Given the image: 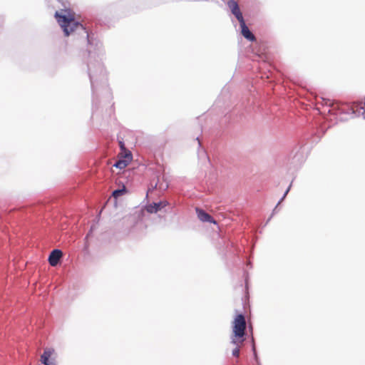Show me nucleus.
<instances>
[{
	"instance_id": "f257e3e1",
	"label": "nucleus",
	"mask_w": 365,
	"mask_h": 365,
	"mask_svg": "<svg viewBox=\"0 0 365 365\" xmlns=\"http://www.w3.org/2000/svg\"><path fill=\"white\" fill-rule=\"evenodd\" d=\"M87 38L89 44L88 48V59L87 62V72L91 82L93 103H94L98 90L100 88H106L108 86V78L101 58L103 53L102 43L97 42L95 48H93V43L90 39L88 34H87Z\"/></svg>"
},
{
	"instance_id": "f03ea898",
	"label": "nucleus",
	"mask_w": 365,
	"mask_h": 365,
	"mask_svg": "<svg viewBox=\"0 0 365 365\" xmlns=\"http://www.w3.org/2000/svg\"><path fill=\"white\" fill-rule=\"evenodd\" d=\"M55 17L66 36L75 30L78 29H84L83 25L76 21L71 16H67L66 14H62L59 11H56Z\"/></svg>"
},
{
	"instance_id": "7ed1b4c3",
	"label": "nucleus",
	"mask_w": 365,
	"mask_h": 365,
	"mask_svg": "<svg viewBox=\"0 0 365 365\" xmlns=\"http://www.w3.org/2000/svg\"><path fill=\"white\" fill-rule=\"evenodd\" d=\"M233 334L235 338H241L240 343L244 341V336L246 329V321L244 314H239L233 322Z\"/></svg>"
},
{
	"instance_id": "20e7f679",
	"label": "nucleus",
	"mask_w": 365,
	"mask_h": 365,
	"mask_svg": "<svg viewBox=\"0 0 365 365\" xmlns=\"http://www.w3.org/2000/svg\"><path fill=\"white\" fill-rule=\"evenodd\" d=\"M227 5L232 11V14L239 21L240 24L242 21H245L242 14L240 9L239 5L237 1H235V0H229L227 2Z\"/></svg>"
},
{
	"instance_id": "39448f33",
	"label": "nucleus",
	"mask_w": 365,
	"mask_h": 365,
	"mask_svg": "<svg viewBox=\"0 0 365 365\" xmlns=\"http://www.w3.org/2000/svg\"><path fill=\"white\" fill-rule=\"evenodd\" d=\"M133 159V155L130 151L125 153L123 158L118 160L114 164L113 167L120 170L124 169Z\"/></svg>"
},
{
	"instance_id": "423d86ee",
	"label": "nucleus",
	"mask_w": 365,
	"mask_h": 365,
	"mask_svg": "<svg viewBox=\"0 0 365 365\" xmlns=\"http://www.w3.org/2000/svg\"><path fill=\"white\" fill-rule=\"evenodd\" d=\"M62 256L63 252L61 250L55 249L52 250L48 258V261L50 265L52 267L56 266L58 264Z\"/></svg>"
},
{
	"instance_id": "0eeeda50",
	"label": "nucleus",
	"mask_w": 365,
	"mask_h": 365,
	"mask_svg": "<svg viewBox=\"0 0 365 365\" xmlns=\"http://www.w3.org/2000/svg\"><path fill=\"white\" fill-rule=\"evenodd\" d=\"M195 210H196V213L197 215V217L199 218V220L200 221L204 222L213 223V224L217 223L216 220L210 214L206 212L202 209L196 207Z\"/></svg>"
},
{
	"instance_id": "6e6552de",
	"label": "nucleus",
	"mask_w": 365,
	"mask_h": 365,
	"mask_svg": "<svg viewBox=\"0 0 365 365\" xmlns=\"http://www.w3.org/2000/svg\"><path fill=\"white\" fill-rule=\"evenodd\" d=\"M167 205V202L165 201H160L158 202H153L145 206V210L149 213H156L158 211L160 210L162 208L165 207Z\"/></svg>"
},
{
	"instance_id": "1a4fd4ad",
	"label": "nucleus",
	"mask_w": 365,
	"mask_h": 365,
	"mask_svg": "<svg viewBox=\"0 0 365 365\" xmlns=\"http://www.w3.org/2000/svg\"><path fill=\"white\" fill-rule=\"evenodd\" d=\"M241 28L242 35L247 40L250 41H255L256 38L252 31L249 29L245 24V21H242L240 24Z\"/></svg>"
},
{
	"instance_id": "9d476101",
	"label": "nucleus",
	"mask_w": 365,
	"mask_h": 365,
	"mask_svg": "<svg viewBox=\"0 0 365 365\" xmlns=\"http://www.w3.org/2000/svg\"><path fill=\"white\" fill-rule=\"evenodd\" d=\"M53 353V350L50 349H46L41 356V361L44 365H56L55 361H50L49 357Z\"/></svg>"
},
{
	"instance_id": "9b49d317",
	"label": "nucleus",
	"mask_w": 365,
	"mask_h": 365,
	"mask_svg": "<svg viewBox=\"0 0 365 365\" xmlns=\"http://www.w3.org/2000/svg\"><path fill=\"white\" fill-rule=\"evenodd\" d=\"M126 192H127V189L123 185L122 188L116 189V190H113L112 192V196L114 198H118V197L122 196L123 195H124L125 193H126Z\"/></svg>"
},
{
	"instance_id": "f8f14e48",
	"label": "nucleus",
	"mask_w": 365,
	"mask_h": 365,
	"mask_svg": "<svg viewBox=\"0 0 365 365\" xmlns=\"http://www.w3.org/2000/svg\"><path fill=\"white\" fill-rule=\"evenodd\" d=\"M290 187L291 185H289L288 187V188L286 190V191L284 192L283 196L280 198V200H279L278 203L277 204L276 207H274V209L272 211V215H273L276 212H277V206L284 200V198L286 197L287 193L289 192V190H290ZM272 216H271L268 220H270V218L272 217Z\"/></svg>"
},
{
	"instance_id": "ddd939ff",
	"label": "nucleus",
	"mask_w": 365,
	"mask_h": 365,
	"mask_svg": "<svg viewBox=\"0 0 365 365\" xmlns=\"http://www.w3.org/2000/svg\"><path fill=\"white\" fill-rule=\"evenodd\" d=\"M232 343L233 344H236V345H237V347H235V348L232 350V356H235V357H238V356H239V355H240V349H239V346H238V342H237V341L235 339L232 338Z\"/></svg>"
},
{
	"instance_id": "4468645a",
	"label": "nucleus",
	"mask_w": 365,
	"mask_h": 365,
	"mask_svg": "<svg viewBox=\"0 0 365 365\" xmlns=\"http://www.w3.org/2000/svg\"><path fill=\"white\" fill-rule=\"evenodd\" d=\"M118 143H119L120 148L124 153V154L125 153H127L128 150L125 148L124 142L123 140H119Z\"/></svg>"
},
{
	"instance_id": "2eb2a0df",
	"label": "nucleus",
	"mask_w": 365,
	"mask_h": 365,
	"mask_svg": "<svg viewBox=\"0 0 365 365\" xmlns=\"http://www.w3.org/2000/svg\"><path fill=\"white\" fill-rule=\"evenodd\" d=\"M93 232V226L91 227L90 231L88 232V233L87 234L86 237V239L90 237V235H91Z\"/></svg>"
},
{
	"instance_id": "dca6fc26",
	"label": "nucleus",
	"mask_w": 365,
	"mask_h": 365,
	"mask_svg": "<svg viewBox=\"0 0 365 365\" xmlns=\"http://www.w3.org/2000/svg\"><path fill=\"white\" fill-rule=\"evenodd\" d=\"M361 109L364 110V107H361ZM362 114L364 115V118L365 119V110H364V112L362 113Z\"/></svg>"
},
{
	"instance_id": "f3484780",
	"label": "nucleus",
	"mask_w": 365,
	"mask_h": 365,
	"mask_svg": "<svg viewBox=\"0 0 365 365\" xmlns=\"http://www.w3.org/2000/svg\"><path fill=\"white\" fill-rule=\"evenodd\" d=\"M252 349H253V351H254V354H255V356H257V354H256V351H255V346H253Z\"/></svg>"
},
{
	"instance_id": "a211bd4d",
	"label": "nucleus",
	"mask_w": 365,
	"mask_h": 365,
	"mask_svg": "<svg viewBox=\"0 0 365 365\" xmlns=\"http://www.w3.org/2000/svg\"><path fill=\"white\" fill-rule=\"evenodd\" d=\"M196 140L198 141L199 145H200V141H199V138H198V137H197V138H196Z\"/></svg>"
},
{
	"instance_id": "6ab92c4d",
	"label": "nucleus",
	"mask_w": 365,
	"mask_h": 365,
	"mask_svg": "<svg viewBox=\"0 0 365 365\" xmlns=\"http://www.w3.org/2000/svg\"><path fill=\"white\" fill-rule=\"evenodd\" d=\"M157 185H158V182L155 183L154 187L155 188L157 187Z\"/></svg>"
}]
</instances>
